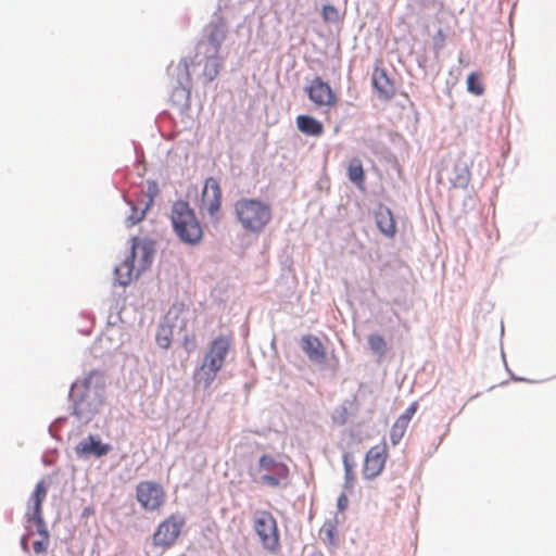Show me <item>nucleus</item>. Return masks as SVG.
<instances>
[{
  "mask_svg": "<svg viewBox=\"0 0 556 556\" xmlns=\"http://www.w3.org/2000/svg\"><path fill=\"white\" fill-rule=\"evenodd\" d=\"M104 401V384L97 370H91L84 379L71 384L68 402L71 415L78 421L88 424L99 413Z\"/></svg>",
  "mask_w": 556,
  "mask_h": 556,
  "instance_id": "1",
  "label": "nucleus"
},
{
  "mask_svg": "<svg viewBox=\"0 0 556 556\" xmlns=\"http://www.w3.org/2000/svg\"><path fill=\"white\" fill-rule=\"evenodd\" d=\"M233 215L245 232L258 236L271 222L273 208L260 198L242 197L233 203Z\"/></svg>",
  "mask_w": 556,
  "mask_h": 556,
  "instance_id": "2",
  "label": "nucleus"
},
{
  "mask_svg": "<svg viewBox=\"0 0 556 556\" xmlns=\"http://www.w3.org/2000/svg\"><path fill=\"white\" fill-rule=\"evenodd\" d=\"M170 223L176 237L184 244L199 245L204 236L201 222L188 201L177 200L170 208Z\"/></svg>",
  "mask_w": 556,
  "mask_h": 556,
  "instance_id": "3",
  "label": "nucleus"
},
{
  "mask_svg": "<svg viewBox=\"0 0 556 556\" xmlns=\"http://www.w3.org/2000/svg\"><path fill=\"white\" fill-rule=\"evenodd\" d=\"M229 31L228 23L225 17L215 12L211 21L202 30V38L197 43V54L213 53L219 54L223 42L226 40Z\"/></svg>",
  "mask_w": 556,
  "mask_h": 556,
  "instance_id": "4",
  "label": "nucleus"
},
{
  "mask_svg": "<svg viewBox=\"0 0 556 556\" xmlns=\"http://www.w3.org/2000/svg\"><path fill=\"white\" fill-rule=\"evenodd\" d=\"M253 528L264 549L274 553L280 547L278 525L270 511L256 510L253 515Z\"/></svg>",
  "mask_w": 556,
  "mask_h": 556,
  "instance_id": "5",
  "label": "nucleus"
},
{
  "mask_svg": "<svg viewBox=\"0 0 556 556\" xmlns=\"http://www.w3.org/2000/svg\"><path fill=\"white\" fill-rule=\"evenodd\" d=\"M138 250L140 251L138 271L142 273L148 270L153 263L154 255L156 253V241L149 237H131L130 250L124 260V266L129 273H131L136 267Z\"/></svg>",
  "mask_w": 556,
  "mask_h": 556,
  "instance_id": "6",
  "label": "nucleus"
},
{
  "mask_svg": "<svg viewBox=\"0 0 556 556\" xmlns=\"http://www.w3.org/2000/svg\"><path fill=\"white\" fill-rule=\"evenodd\" d=\"M257 470L264 471L260 478V482L270 488L279 486L281 481L289 476V467L283 462L277 460L270 454L260 456Z\"/></svg>",
  "mask_w": 556,
  "mask_h": 556,
  "instance_id": "7",
  "label": "nucleus"
},
{
  "mask_svg": "<svg viewBox=\"0 0 556 556\" xmlns=\"http://www.w3.org/2000/svg\"><path fill=\"white\" fill-rule=\"evenodd\" d=\"M186 523V518L181 515H170L162 521L153 533V544L155 546H172L181 532Z\"/></svg>",
  "mask_w": 556,
  "mask_h": 556,
  "instance_id": "8",
  "label": "nucleus"
},
{
  "mask_svg": "<svg viewBox=\"0 0 556 556\" xmlns=\"http://www.w3.org/2000/svg\"><path fill=\"white\" fill-rule=\"evenodd\" d=\"M163 486L154 481H141L136 486V498L144 510L153 511L164 503Z\"/></svg>",
  "mask_w": 556,
  "mask_h": 556,
  "instance_id": "9",
  "label": "nucleus"
},
{
  "mask_svg": "<svg viewBox=\"0 0 556 556\" xmlns=\"http://www.w3.org/2000/svg\"><path fill=\"white\" fill-rule=\"evenodd\" d=\"M223 192L218 180L210 176L204 180L201 191V208L206 210L212 219H218Z\"/></svg>",
  "mask_w": 556,
  "mask_h": 556,
  "instance_id": "10",
  "label": "nucleus"
},
{
  "mask_svg": "<svg viewBox=\"0 0 556 556\" xmlns=\"http://www.w3.org/2000/svg\"><path fill=\"white\" fill-rule=\"evenodd\" d=\"M113 446L110 443H104L99 434L89 433L74 447L75 454L78 459L87 460L91 457L100 459L105 457Z\"/></svg>",
  "mask_w": 556,
  "mask_h": 556,
  "instance_id": "11",
  "label": "nucleus"
},
{
  "mask_svg": "<svg viewBox=\"0 0 556 556\" xmlns=\"http://www.w3.org/2000/svg\"><path fill=\"white\" fill-rule=\"evenodd\" d=\"M305 92L316 106H332L338 100L329 83L320 76H315L312 79L311 84L305 87Z\"/></svg>",
  "mask_w": 556,
  "mask_h": 556,
  "instance_id": "12",
  "label": "nucleus"
},
{
  "mask_svg": "<svg viewBox=\"0 0 556 556\" xmlns=\"http://www.w3.org/2000/svg\"><path fill=\"white\" fill-rule=\"evenodd\" d=\"M176 72V86L172 94L173 101L178 103L184 102V104L188 106L191 94V78L186 60L182 59L178 63Z\"/></svg>",
  "mask_w": 556,
  "mask_h": 556,
  "instance_id": "13",
  "label": "nucleus"
},
{
  "mask_svg": "<svg viewBox=\"0 0 556 556\" xmlns=\"http://www.w3.org/2000/svg\"><path fill=\"white\" fill-rule=\"evenodd\" d=\"M231 341L226 336H218L210 343V348L205 353L203 361L206 365L213 366V368L222 369L226 359V356L230 350Z\"/></svg>",
  "mask_w": 556,
  "mask_h": 556,
  "instance_id": "14",
  "label": "nucleus"
},
{
  "mask_svg": "<svg viewBox=\"0 0 556 556\" xmlns=\"http://www.w3.org/2000/svg\"><path fill=\"white\" fill-rule=\"evenodd\" d=\"M387 460L386 445L372 446L365 455L363 465L364 479L371 480L380 475Z\"/></svg>",
  "mask_w": 556,
  "mask_h": 556,
  "instance_id": "15",
  "label": "nucleus"
},
{
  "mask_svg": "<svg viewBox=\"0 0 556 556\" xmlns=\"http://www.w3.org/2000/svg\"><path fill=\"white\" fill-rule=\"evenodd\" d=\"M300 346L307 358L317 365H324L327 354L320 339L314 334H305L300 340Z\"/></svg>",
  "mask_w": 556,
  "mask_h": 556,
  "instance_id": "16",
  "label": "nucleus"
},
{
  "mask_svg": "<svg viewBox=\"0 0 556 556\" xmlns=\"http://www.w3.org/2000/svg\"><path fill=\"white\" fill-rule=\"evenodd\" d=\"M377 228L388 238H394L396 235V223L390 207L379 203L374 213Z\"/></svg>",
  "mask_w": 556,
  "mask_h": 556,
  "instance_id": "17",
  "label": "nucleus"
},
{
  "mask_svg": "<svg viewBox=\"0 0 556 556\" xmlns=\"http://www.w3.org/2000/svg\"><path fill=\"white\" fill-rule=\"evenodd\" d=\"M371 84L374 90L378 93L380 99L390 100L394 97V85L384 68H375L371 76Z\"/></svg>",
  "mask_w": 556,
  "mask_h": 556,
  "instance_id": "18",
  "label": "nucleus"
},
{
  "mask_svg": "<svg viewBox=\"0 0 556 556\" xmlns=\"http://www.w3.org/2000/svg\"><path fill=\"white\" fill-rule=\"evenodd\" d=\"M299 131L305 136L319 137L324 134V125L309 114H300L295 119Z\"/></svg>",
  "mask_w": 556,
  "mask_h": 556,
  "instance_id": "19",
  "label": "nucleus"
},
{
  "mask_svg": "<svg viewBox=\"0 0 556 556\" xmlns=\"http://www.w3.org/2000/svg\"><path fill=\"white\" fill-rule=\"evenodd\" d=\"M219 370L220 369L217 367L213 368V366L206 365L203 361L201 366L198 367L193 374L195 386L204 390L208 389L216 379Z\"/></svg>",
  "mask_w": 556,
  "mask_h": 556,
  "instance_id": "20",
  "label": "nucleus"
},
{
  "mask_svg": "<svg viewBox=\"0 0 556 556\" xmlns=\"http://www.w3.org/2000/svg\"><path fill=\"white\" fill-rule=\"evenodd\" d=\"M470 181L469 166L465 161L455 163L452 175L450 176V182L453 188L466 189Z\"/></svg>",
  "mask_w": 556,
  "mask_h": 556,
  "instance_id": "21",
  "label": "nucleus"
},
{
  "mask_svg": "<svg viewBox=\"0 0 556 556\" xmlns=\"http://www.w3.org/2000/svg\"><path fill=\"white\" fill-rule=\"evenodd\" d=\"M346 176L354 186L361 190H365L366 174L359 159L353 157L349 162Z\"/></svg>",
  "mask_w": 556,
  "mask_h": 556,
  "instance_id": "22",
  "label": "nucleus"
},
{
  "mask_svg": "<svg viewBox=\"0 0 556 556\" xmlns=\"http://www.w3.org/2000/svg\"><path fill=\"white\" fill-rule=\"evenodd\" d=\"M205 59L203 67V76L206 83L213 81L219 74L223 67L224 59L219 54L202 53Z\"/></svg>",
  "mask_w": 556,
  "mask_h": 556,
  "instance_id": "23",
  "label": "nucleus"
},
{
  "mask_svg": "<svg viewBox=\"0 0 556 556\" xmlns=\"http://www.w3.org/2000/svg\"><path fill=\"white\" fill-rule=\"evenodd\" d=\"M123 198L130 207V214L125 218V226L130 228L143 220L150 208L147 205L143 208H139L134 201L127 199L125 195H123Z\"/></svg>",
  "mask_w": 556,
  "mask_h": 556,
  "instance_id": "24",
  "label": "nucleus"
},
{
  "mask_svg": "<svg viewBox=\"0 0 556 556\" xmlns=\"http://www.w3.org/2000/svg\"><path fill=\"white\" fill-rule=\"evenodd\" d=\"M173 325L168 321L160 323L155 333V341L163 350H168L172 343Z\"/></svg>",
  "mask_w": 556,
  "mask_h": 556,
  "instance_id": "25",
  "label": "nucleus"
},
{
  "mask_svg": "<svg viewBox=\"0 0 556 556\" xmlns=\"http://www.w3.org/2000/svg\"><path fill=\"white\" fill-rule=\"evenodd\" d=\"M467 91L475 96H482L484 92V85L482 83L481 74L471 72L466 79Z\"/></svg>",
  "mask_w": 556,
  "mask_h": 556,
  "instance_id": "26",
  "label": "nucleus"
},
{
  "mask_svg": "<svg viewBox=\"0 0 556 556\" xmlns=\"http://www.w3.org/2000/svg\"><path fill=\"white\" fill-rule=\"evenodd\" d=\"M368 345L372 353L378 356H383L387 352L386 339L379 333H372L368 337Z\"/></svg>",
  "mask_w": 556,
  "mask_h": 556,
  "instance_id": "27",
  "label": "nucleus"
},
{
  "mask_svg": "<svg viewBox=\"0 0 556 556\" xmlns=\"http://www.w3.org/2000/svg\"><path fill=\"white\" fill-rule=\"evenodd\" d=\"M48 493V485L43 480H40L35 485V489L30 495L29 501L33 502V504H43Z\"/></svg>",
  "mask_w": 556,
  "mask_h": 556,
  "instance_id": "28",
  "label": "nucleus"
},
{
  "mask_svg": "<svg viewBox=\"0 0 556 556\" xmlns=\"http://www.w3.org/2000/svg\"><path fill=\"white\" fill-rule=\"evenodd\" d=\"M321 16L326 23H338L340 21L339 10L330 3H326L321 7Z\"/></svg>",
  "mask_w": 556,
  "mask_h": 556,
  "instance_id": "29",
  "label": "nucleus"
},
{
  "mask_svg": "<svg viewBox=\"0 0 556 556\" xmlns=\"http://www.w3.org/2000/svg\"><path fill=\"white\" fill-rule=\"evenodd\" d=\"M418 409V403L413 402L409 404V406L396 419V424H399L401 427H404L407 429L409 421L412 420L413 416L416 414Z\"/></svg>",
  "mask_w": 556,
  "mask_h": 556,
  "instance_id": "30",
  "label": "nucleus"
},
{
  "mask_svg": "<svg viewBox=\"0 0 556 556\" xmlns=\"http://www.w3.org/2000/svg\"><path fill=\"white\" fill-rule=\"evenodd\" d=\"M160 192L159 185L153 179L147 180V197L149 201L147 202V206L150 208L154 202V199L157 197Z\"/></svg>",
  "mask_w": 556,
  "mask_h": 556,
  "instance_id": "31",
  "label": "nucleus"
},
{
  "mask_svg": "<svg viewBox=\"0 0 556 556\" xmlns=\"http://www.w3.org/2000/svg\"><path fill=\"white\" fill-rule=\"evenodd\" d=\"M43 518L42 504H33L28 506V509L25 514L26 522H31L36 519Z\"/></svg>",
  "mask_w": 556,
  "mask_h": 556,
  "instance_id": "32",
  "label": "nucleus"
},
{
  "mask_svg": "<svg viewBox=\"0 0 556 556\" xmlns=\"http://www.w3.org/2000/svg\"><path fill=\"white\" fill-rule=\"evenodd\" d=\"M406 431V428L401 427L399 424L394 422L390 430V440L393 445H396L400 443L402 438L404 437V433Z\"/></svg>",
  "mask_w": 556,
  "mask_h": 556,
  "instance_id": "33",
  "label": "nucleus"
},
{
  "mask_svg": "<svg viewBox=\"0 0 556 556\" xmlns=\"http://www.w3.org/2000/svg\"><path fill=\"white\" fill-rule=\"evenodd\" d=\"M29 525H34L36 527V532L41 538H50L49 530L47 528L45 518L33 520L28 522Z\"/></svg>",
  "mask_w": 556,
  "mask_h": 556,
  "instance_id": "34",
  "label": "nucleus"
},
{
  "mask_svg": "<svg viewBox=\"0 0 556 556\" xmlns=\"http://www.w3.org/2000/svg\"><path fill=\"white\" fill-rule=\"evenodd\" d=\"M342 463L344 472H354V468L356 466L355 459L352 453L345 452L342 455Z\"/></svg>",
  "mask_w": 556,
  "mask_h": 556,
  "instance_id": "35",
  "label": "nucleus"
},
{
  "mask_svg": "<svg viewBox=\"0 0 556 556\" xmlns=\"http://www.w3.org/2000/svg\"><path fill=\"white\" fill-rule=\"evenodd\" d=\"M50 538H41L40 540H36L33 543V548L35 554L40 555L47 552L49 547Z\"/></svg>",
  "mask_w": 556,
  "mask_h": 556,
  "instance_id": "36",
  "label": "nucleus"
},
{
  "mask_svg": "<svg viewBox=\"0 0 556 556\" xmlns=\"http://www.w3.org/2000/svg\"><path fill=\"white\" fill-rule=\"evenodd\" d=\"M333 420L341 426L345 425L348 422V409L344 406H340L337 409V415L333 416Z\"/></svg>",
  "mask_w": 556,
  "mask_h": 556,
  "instance_id": "37",
  "label": "nucleus"
},
{
  "mask_svg": "<svg viewBox=\"0 0 556 556\" xmlns=\"http://www.w3.org/2000/svg\"><path fill=\"white\" fill-rule=\"evenodd\" d=\"M182 346L189 354L197 348V342L193 336L185 334L182 339Z\"/></svg>",
  "mask_w": 556,
  "mask_h": 556,
  "instance_id": "38",
  "label": "nucleus"
},
{
  "mask_svg": "<svg viewBox=\"0 0 556 556\" xmlns=\"http://www.w3.org/2000/svg\"><path fill=\"white\" fill-rule=\"evenodd\" d=\"M325 534H326L328 542L331 545H337V541H336L337 528L334 525H332V523H329L328 526L326 525L325 526Z\"/></svg>",
  "mask_w": 556,
  "mask_h": 556,
  "instance_id": "39",
  "label": "nucleus"
},
{
  "mask_svg": "<svg viewBox=\"0 0 556 556\" xmlns=\"http://www.w3.org/2000/svg\"><path fill=\"white\" fill-rule=\"evenodd\" d=\"M349 506V497L345 492H342L337 498V508L339 511L346 510Z\"/></svg>",
  "mask_w": 556,
  "mask_h": 556,
  "instance_id": "40",
  "label": "nucleus"
},
{
  "mask_svg": "<svg viewBox=\"0 0 556 556\" xmlns=\"http://www.w3.org/2000/svg\"><path fill=\"white\" fill-rule=\"evenodd\" d=\"M354 480H355L354 472H344L343 489L345 491H352L354 489Z\"/></svg>",
  "mask_w": 556,
  "mask_h": 556,
  "instance_id": "41",
  "label": "nucleus"
},
{
  "mask_svg": "<svg viewBox=\"0 0 556 556\" xmlns=\"http://www.w3.org/2000/svg\"><path fill=\"white\" fill-rule=\"evenodd\" d=\"M66 421H67V417H64V416L58 417L48 428L51 437L58 439L55 435V432H54V428H55V426L62 427Z\"/></svg>",
  "mask_w": 556,
  "mask_h": 556,
  "instance_id": "42",
  "label": "nucleus"
},
{
  "mask_svg": "<svg viewBox=\"0 0 556 556\" xmlns=\"http://www.w3.org/2000/svg\"><path fill=\"white\" fill-rule=\"evenodd\" d=\"M96 513L94 507L92 505L85 506L80 514L81 520H87L89 517L93 516Z\"/></svg>",
  "mask_w": 556,
  "mask_h": 556,
  "instance_id": "43",
  "label": "nucleus"
},
{
  "mask_svg": "<svg viewBox=\"0 0 556 556\" xmlns=\"http://www.w3.org/2000/svg\"><path fill=\"white\" fill-rule=\"evenodd\" d=\"M506 368H508V367L506 366ZM507 370H508V372H509V375H510V379H511V380H514V381H519V382H531V383L533 382L532 380H529V379H527V378H523V377H520V376L515 375V374H514L513 371H510L509 369H507Z\"/></svg>",
  "mask_w": 556,
  "mask_h": 556,
  "instance_id": "44",
  "label": "nucleus"
},
{
  "mask_svg": "<svg viewBox=\"0 0 556 556\" xmlns=\"http://www.w3.org/2000/svg\"><path fill=\"white\" fill-rule=\"evenodd\" d=\"M21 548H22L23 552H28L29 551V546H28V542H27L26 535H23L21 538Z\"/></svg>",
  "mask_w": 556,
  "mask_h": 556,
  "instance_id": "45",
  "label": "nucleus"
},
{
  "mask_svg": "<svg viewBox=\"0 0 556 556\" xmlns=\"http://www.w3.org/2000/svg\"><path fill=\"white\" fill-rule=\"evenodd\" d=\"M441 36H443V31H442V29H439L438 30V37H441Z\"/></svg>",
  "mask_w": 556,
  "mask_h": 556,
  "instance_id": "46",
  "label": "nucleus"
},
{
  "mask_svg": "<svg viewBox=\"0 0 556 556\" xmlns=\"http://www.w3.org/2000/svg\"><path fill=\"white\" fill-rule=\"evenodd\" d=\"M503 332H504V325L502 324V326H501V333L503 334Z\"/></svg>",
  "mask_w": 556,
  "mask_h": 556,
  "instance_id": "47",
  "label": "nucleus"
},
{
  "mask_svg": "<svg viewBox=\"0 0 556 556\" xmlns=\"http://www.w3.org/2000/svg\"><path fill=\"white\" fill-rule=\"evenodd\" d=\"M119 283H121V285H123V286H126V285H127V282H126V281H119Z\"/></svg>",
  "mask_w": 556,
  "mask_h": 556,
  "instance_id": "48",
  "label": "nucleus"
}]
</instances>
